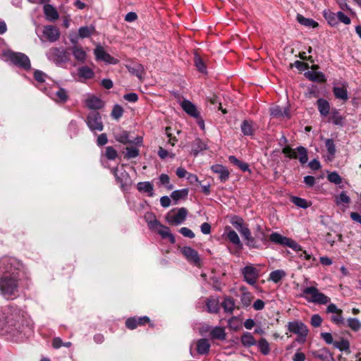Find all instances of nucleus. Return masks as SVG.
Instances as JSON below:
<instances>
[{"label": "nucleus", "instance_id": "nucleus-21", "mask_svg": "<svg viewBox=\"0 0 361 361\" xmlns=\"http://www.w3.org/2000/svg\"><path fill=\"white\" fill-rule=\"evenodd\" d=\"M128 71L133 75L139 78L140 80H142V75L145 73L144 66L140 63H130L126 66Z\"/></svg>", "mask_w": 361, "mask_h": 361}, {"label": "nucleus", "instance_id": "nucleus-33", "mask_svg": "<svg viewBox=\"0 0 361 361\" xmlns=\"http://www.w3.org/2000/svg\"><path fill=\"white\" fill-rule=\"evenodd\" d=\"M286 273L282 269H277L271 271L269 274V280L273 281L275 283L280 282L285 276Z\"/></svg>", "mask_w": 361, "mask_h": 361}, {"label": "nucleus", "instance_id": "nucleus-43", "mask_svg": "<svg viewBox=\"0 0 361 361\" xmlns=\"http://www.w3.org/2000/svg\"><path fill=\"white\" fill-rule=\"evenodd\" d=\"M222 307L225 312L232 313L235 308L234 300L231 298H226L222 302Z\"/></svg>", "mask_w": 361, "mask_h": 361}, {"label": "nucleus", "instance_id": "nucleus-52", "mask_svg": "<svg viewBox=\"0 0 361 361\" xmlns=\"http://www.w3.org/2000/svg\"><path fill=\"white\" fill-rule=\"evenodd\" d=\"M330 120L335 125H341L343 117L340 115L338 111L334 109L331 113Z\"/></svg>", "mask_w": 361, "mask_h": 361}, {"label": "nucleus", "instance_id": "nucleus-62", "mask_svg": "<svg viewBox=\"0 0 361 361\" xmlns=\"http://www.w3.org/2000/svg\"><path fill=\"white\" fill-rule=\"evenodd\" d=\"M322 319L318 314H315L312 316L310 323H311L312 326H313L314 327L320 326L322 324Z\"/></svg>", "mask_w": 361, "mask_h": 361}, {"label": "nucleus", "instance_id": "nucleus-30", "mask_svg": "<svg viewBox=\"0 0 361 361\" xmlns=\"http://www.w3.org/2000/svg\"><path fill=\"white\" fill-rule=\"evenodd\" d=\"M210 348V343L206 338H201L197 342V350L199 354H207Z\"/></svg>", "mask_w": 361, "mask_h": 361}, {"label": "nucleus", "instance_id": "nucleus-61", "mask_svg": "<svg viewBox=\"0 0 361 361\" xmlns=\"http://www.w3.org/2000/svg\"><path fill=\"white\" fill-rule=\"evenodd\" d=\"M34 78H35V80H37L39 82L42 83V82H45V80L47 78V75L42 71L36 70L34 73Z\"/></svg>", "mask_w": 361, "mask_h": 361}, {"label": "nucleus", "instance_id": "nucleus-34", "mask_svg": "<svg viewBox=\"0 0 361 361\" xmlns=\"http://www.w3.org/2000/svg\"><path fill=\"white\" fill-rule=\"evenodd\" d=\"M241 343L244 346L246 347L255 345L257 344L255 338L249 332H246L243 334V336H241Z\"/></svg>", "mask_w": 361, "mask_h": 361}, {"label": "nucleus", "instance_id": "nucleus-15", "mask_svg": "<svg viewBox=\"0 0 361 361\" xmlns=\"http://www.w3.org/2000/svg\"><path fill=\"white\" fill-rule=\"evenodd\" d=\"M180 251L189 262L192 263L197 266L200 265V258L198 252L195 250L190 247L185 246L181 248Z\"/></svg>", "mask_w": 361, "mask_h": 361}, {"label": "nucleus", "instance_id": "nucleus-44", "mask_svg": "<svg viewBox=\"0 0 361 361\" xmlns=\"http://www.w3.org/2000/svg\"><path fill=\"white\" fill-rule=\"evenodd\" d=\"M257 346L263 355H268L269 353V344L265 338H261L257 343Z\"/></svg>", "mask_w": 361, "mask_h": 361}, {"label": "nucleus", "instance_id": "nucleus-29", "mask_svg": "<svg viewBox=\"0 0 361 361\" xmlns=\"http://www.w3.org/2000/svg\"><path fill=\"white\" fill-rule=\"evenodd\" d=\"M317 107L319 113L323 116H326L330 111L329 103L324 99H319L317 101Z\"/></svg>", "mask_w": 361, "mask_h": 361}, {"label": "nucleus", "instance_id": "nucleus-14", "mask_svg": "<svg viewBox=\"0 0 361 361\" xmlns=\"http://www.w3.org/2000/svg\"><path fill=\"white\" fill-rule=\"evenodd\" d=\"M113 173L116 178V180L118 183L120 184L121 188L122 189H125L126 186L130 184L131 180L130 176L128 173L123 169L122 167L121 169H114L112 170Z\"/></svg>", "mask_w": 361, "mask_h": 361}, {"label": "nucleus", "instance_id": "nucleus-50", "mask_svg": "<svg viewBox=\"0 0 361 361\" xmlns=\"http://www.w3.org/2000/svg\"><path fill=\"white\" fill-rule=\"evenodd\" d=\"M347 323L348 326L355 331L361 329V322L357 318H349Z\"/></svg>", "mask_w": 361, "mask_h": 361}, {"label": "nucleus", "instance_id": "nucleus-48", "mask_svg": "<svg viewBox=\"0 0 361 361\" xmlns=\"http://www.w3.org/2000/svg\"><path fill=\"white\" fill-rule=\"evenodd\" d=\"M194 62H195V66L197 67V70L200 72H201L202 73H206L207 68H206L205 64H204V61H202V59H201V57L198 54L195 55Z\"/></svg>", "mask_w": 361, "mask_h": 361}, {"label": "nucleus", "instance_id": "nucleus-22", "mask_svg": "<svg viewBox=\"0 0 361 361\" xmlns=\"http://www.w3.org/2000/svg\"><path fill=\"white\" fill-rule=\"evenodd\" d=\"M85 104L90 109H99L104 106V102L97 97L89 95L85 99Z\"/></svg>", "mask_w": 361, "mask_h": 361}, {"label": "nucleus", "instance_id": "nucleus-3", "mask_svg": "<svg viewBox=\"0 0 361 361\" xmlns=\"http://www.w3.org/2000/svg\"><path fill=\"white\" fill-rule=\"evenodd\" d=\"M145 219L150 229L156 231L163 238H169L171 243L176 240L174 235L170 232L169 227L161 224L152 214L145 215Z\"/></svg>", "mask_w": 361, "mask_h": 361}, {"label": "nucleus", "instance_id": "nucleus-53", "mask_svg": "<svg viewBox=\"0 0 361 361\" xmlns=\"http://www.w3.org/2000/svg\"><path fill=\"white\" fill-rule=\"evenodd\" d=\"M126 151L125 157L127 159L135 158L139 155V149L134 147H127Z\"/></svg>", "mask_w": 361, "mask_h": 361}, {"label": "nucleus", "instance_id": "nucleus-36", "mask_svg": "<svg viewBox=\"0 0 361 361\" xmlns=\"http://www.w3.org/2000/svg\"><path fill=\"white\" fill-rule=\"evenodd\" d=\"M335 348H338L341 351H344L347 355L350 354L349 348L350 343L346 339H341L340 341H335L334 342Z\"/></svg>", "mask_w": 361, "mask_h": 361}, {"label": "nucleus", "instance_id": "nucleus-63", "mask_svg": "<svg viewBox=\"0 0 361 361\" xmlns=\"http://www.w3.org/2000/svg\"><path fill=\"white\" fill-rule=\"evenodd\" d=\"M331 320L337 325H341L343 324L344 322L342 313L334 314L331 317Z\"/></svg>", "mask_w": 361, "mask_h": 361}, {"label": "nucleus", "instance_id": "nucleus-37", "mask_svg": "<svg viewBox=\"0 0 361 361\" xmlns=\"http://www.w3.org/2000/svg\"><path fill=\"white\" fill-rule=\"evenodd\" d=\"M306 77L312 81L324 82L325 75L321 72L308 71L305 73Z\"/></svg>", "mask_w": 361, "mask_h": 361}, {"label": "nucleus", "instance_id": "nucleus-19", "mask_svg": "<svg viewBox=\"0 0 361 361\" xmlns=\"http://www.w3.org/2000/svg\"><path fill=\"white\" fill-rule=\"evenodd\" d=\"M270 114L271 116L274 118H290V113H289V109L288 107H281L279 106H276L274 107H271L270 109Z\"/></svg>", "mask_w": 361, "mask_h": 361}, {"label": "nucleus", "instance_id": "nucleus-13", "mask_svg": "<svg viewBox=\"0 0 361 361\" xmlns=\"http://www.w3.org/2000/svg\"><path fill=\"white\" fill-rule=\"evenodd\" d=\"M94 54L97 61H102L108 64H116L118 63L116 59L112 57L104 50V47L99 44L97 45L96 48L94 49Z\"/></svg>", "mask_w": 361, "mask_h": 361}, {"label": "nucleus", "instance_id": "nucleus-42", "mask_svg": "<svg viewBox=\"0 0 361 361\" xmlns=\"http://www.w3.org/2000/svg\"><path fill=\"white\" fill-rule=\"evenodd\" d=\"M228 160L231 163L237 166L243 171H247L249 170V166L247 164L240 161L235 156H229Z\"/></svg>", "mask_w": 361, "mask_h": 361}, {"label": "nucleus", "instance_id": "nucleus-49", "mask_svg": "<svg viewBox=\"0 0 361 361\" xmlns=\"http://www.w3.org/2000/svg\"><path fill=\"white\" fill-rule=\"evenodd\" d=\"M159 183L164 185L167 190H171L173 188V185L170 183V178L168 175L162 173L159 176Z\"/></svg>", "mask_w": 361, "mask_h": 361}, {"label": "nucleus", "instance_id": "nucleus-16", "mask_svg": "<svg viewBox=\"0 0 361 361\" xmlns=\"http://www.w3.org/2000/svg\"><path fill=\"white\" fill-rule=\"evenodd\" d=\"M47 94L56 102H65L68 99V94L65 89L54 86Z\"/></svg>", "mask_w": 361, "mask_h": 361}, {"label": "nucleus", "instance_id": "nucleus-6", "mask_svg": "<svg viewBox=\"0 0 361 361\" xmlns=\"http://www.w3.org/2000/svg\"><path fill=\"white\" fill-rule=\"evenodd\" d=\"M270 240L276 244L288 246L294 251H301V245L294 240L283 236L279 233L274 232L270 235Z\"/></svg>", "mask_w": 361, "mask_h": 361}, {"label": "nucleus", "instance_id": "nucleus-41", "mask_svg": "<svg viewBox=\"0 0 361 361\" xmlns=\"http://www.w3.org/2000/svg\"><path fill=\"white\" fill-rule=\"evenodd\" d=\"M240 233L243 236V238L247 241V245H248L249 247H255V240L251 235L250 229L247 226H245L243 229H242L240 231Z\"/></svg>", "mask_w": 361, "mask_h": 361}, {"label": "nucleus", "instance_id": "nucleus-38", "mask_svg": "<svg viewBox=\"0 0 361 361\" xmlns=\"http://www.w3.org/2000/svg\"><path fill=\"white\" fill-rule=\"evenodd\" d=\"M325 145L328 151L327 159L332 161L336 154V147L333 140L327 139L325 142Z\"/></svg>", "mask_w": 361, "mask_h": 361}, {"label": "nucleus", "instance_id": "nucleus-45", "mask_svg": "<svg viewBox=\"0 0 361 361\" xmlns=\"http://www.w3.org/2000/svg\"><path fill=\"white\" fill-rule=\"evenodd\" d=\"M334 93L336 98L343 100H347L348 99L347 90L343 87H335L334 88Z\"/></svg>", "mask_w": 361, "mask_h": 361}, {"label": "nucleus", "instance_id": "nucleus-55", "mask_svg": "<svg viewBox=\"0 0 361 361\" xmlns=\"http://www.w3.org/2000/svg\"><path fill=\"white\" fill-rule=\"evenodd\" d=\"M324 18L326 19V20L328 21V23L331 25H335L337 24V21H336V18H337V16H336V13H332L329 11H324Z\"/></svg>", "mask_w": 361, "mask_h": 361}, {"label": "nucleus", "instance_id": "nucleus-51", "mask_svg": "<svg viewBox=\"0 0 361 361\" xmlns=\"http://www.w3.org/2000/svg\"><path fill=\"white\" fill-rule=\"evenodd\" d=\"M291 201L293 203H294L296 206L300 207V208H303V209H306L307 208L310 204L307 202L306 200L303 199V198H300V197H293L291 198Z\"/></svg>", "mask_w": 361, "mask_h": 361}, {"label": "nucleus", "instance_id": "nucleus-59", "mask_svg": "<svg viewBox=\"0 0 361 361\" xmlns=\"http://www.w3.org/2000/svg\"><path fill=\"white\" fill-rule=\"evenodd\" d=\"M252 300V295L249 292L243 293L241 295L242 304L245 307H247L251 304Z\"/></svg>", "mask_w": 361, "mask_h": 361}, {"label": "nucleus", "instance_id": "nucleus-28", "mask_svg": "<svg viewBox=\"0 0 361 361\" xmlns=\"http://www.w3.org/2000/svg\"><path fill=\"white\" fill-rule=\"evenodd\" d=\"M296 19L300 24L307 27L315 28L319 25L318 23L313 19L305 18L300 14L297 15Z\"/></svg>", "mask_w": 361, "mask_h": 361}, {"label": "nucleus", "instance_id": "nucleus-57", "mask_svg": "<svg viewBox=\"0 0 361 361\" xmlns=\"http://www.w3.org/2000/svg\"><path fill=\"white\" fill-rule=\"evenodd\" d=\"M231 223L239 232L245 227L243 219L238 216L233 217Z\"/></svg>", "mask_w": 361, "mask_h": 361}, {"label": "nucleus", "instance_id": "nucleus-26", "mask_svg": "<svg viewBox=\"0 0 361 361\" xmlns=\"http://www.w3.org/2000/svg\"><path fill=\"white\" fill-rule=\"evenodd\" d=\"M314 357L322 361H334L330 352L326 348H322L319 350L312 352Z\"/></svg>", "mask_w": 361, "mask_h": 361}, {"label": "nucleus", "instance_id": "nucleus-46", "mask_svg": "<svg viewBox=\"0 0 361 361\" xmlns=\"http://www.w3.org/2000/svg\"><path fill=\"white\" fill-rule=\"evenodd\" d=\"M350 202V198L345 192H341L339 195L335 197V203L337 205H341V204H348Z\"/></svg>", "mask_w": 361, "mask_h": 361}, {"label": "nucleus", "instance_id": "nucleus-32", "mask_svg": "<svg viewBox=\"0 0 361 361\" xmlns=\"http://www.w3.org/2000/svg\"><path fill=\"white\" fill-rule=\"evenodd\" d=\"M78 76L80 78L87 80L91 79L94 77V71L88 66H84L80 67L78 70Z\"/></svg>", "mask_w": 361, "mask_h": 361}, {"label": "nucleus", "instance_id": "nucleus-27", "mask_svg": "<svg viewBox=\"0 0 361 361\" xmlns=\"http://www.w3.org/2000/svg\"><path fill=\"white\" fill-rule=\"evenodd\" d=\"M137 188L140 192L147 193L150 197L154 195V187L150 182H140L137 185Z\"/></svg>", "mask_w": 361, "mask_h": 361}, {"label": "nucleus", "instance_id": "nucleus-24", "mask_svg": "<svg viewBox=\"0 0 361 361\" xmlns=\"http://www.w3.org/2000/svg\"><path fill=\"white\" fill-rule=\"evenodd\" d=\"M226 237L229 241L236 245L238 248L241 249L243 247V244L241 243L237 233L235 231L230 229L229 227L226 228Z\"/></svg>", "mask_w": 361, "mask_h": 361}, {"label": "nucleus", "instance_id": "nucleus-47", "mask_svg": "<svg viewBox=\"0 0 361 361\" xmlns=\"http://www.w3.org/2000/svg\"><path fill=\"white\" fill-rule=\"evenodd\" d=\"M207 307L210 313H216L219 310V302L215 299H208L207 301Z\"/></svg>", "mask_w": 361, "mask_h": 361}, {"label": "nucleus", "instance_id": "nucleus-58", "mask_svg": "<svg viewBox=\"0 0 361 361\" xmlns=\"http://www.w3.org/2000/svg\"><path fill=\"white\" fill-rule=\"evenodd\" d=\"M123 114V109L120 105H115L112 111L111 116L116 120L119 119Z\"/></svg>", "mask_w": 361, "mask_h": 361}, {"label": "nucleus", "instance_id": "nucleus-9", "mask_svg": "<svg viewBox=\"0 0 361 361\" xmlns=\"http://www.w3.org/2000/svg\"><path fill=\"white\" fill-rule=\"evenodd\" d=\"M288 329L290 332L297 334L299 337L298 341H305L308 334L307 326L300 321L288 322Z\"/></svg>", "mask_w": 361, "mask_h": 361}, {"label": "nucleus", "instance_id": "nucleus-5", "mask_svg": "<svg viewBox=\"0 0 361 361\" xmlns=\"http://www.w3.org/2000/svg\"><path fill=\"white\" fill-rule=\"evenodd\" d=\"M20 314L18 310L13 307H4L0 312V326L4 327L6 325L13 326L16 322L19 321Z\"/></svg>", "mask_w": 361, "mask_h": 361}, {"label": "nucleus", "instance_id": "nucleus-31", "mask_svg": "<svg viewBox=\"0 0 361 361\" xmlns=\"http://www.w3.org/2000/svg\"><path fill=\"white\" fill-rule=\"evenodd\" d=\"M226 332L224 328L216 326L210 331V336L213 339L224 341L226 339Z\"/></svg>", "mask_w": 361, "mask_h": 361}, {"label": "nucleus", "instance_id": "nucleus-64", "mask_svg": "<svg viewBox=\"0 0 361 361\" xmlns=\"http://www.w3.org/2000/svg\"><path fill=\"white\" fill-rule=\"evenodd\" d=\"M339 360L340 361H361V353H358L350 358L341 357Z\"/></svg>", "mask_w": 361, "mask_h": 361}, {"label": "nucleus", "instance_id": "nucleus-17", "mask_svg": "<svg viewBox=\"0 0 361 361\" xmlns=\"http://www.w3.org/2000/svg\"><path fill=\"white\" fill-rule=\"evenodd\" d=\"M43 36L49 42H56L60 36L59 30L54 25H46L43 27Z\"/></svg>", "mask_w": 361, "mask_h": 361}, {"label": "nucleus", "instance_id": "nucleus-25", "mask_svg": "<svg viewBox=\"0 0 361 361\" xmlns=\"http://www.w3.org/2000/svg\"><path fill=\"white\" fill-rule=\"evenodd\" d=\"M44 12L47 19L50 21H54L59 18V13L56 9L50 4H45L44 6Z\"/></svg>", "mask_w": 361, "mask_h": 361}, {"label": "nucleus", "instance_id": "nucleus-1", "mask_svg": "<svg viewBox=\"0 0 361 361\" xmlns=\"http://www.w3.org/2000/svg\"><path fill=\"white\" fill-rule=\"evenodd\" d=\"M5 265V272L0 279V290L6 299L16 297L18 285V271L21 264L14 258H4L2 262Z\"/></svg>", "mask_w": 361, "mask_h": 361}, {"label": "nucleus", "instance_id": "nucleus-23", "mask_svg": "<svg viewBox=\"0 0 361 361\" xmlns=\"http://www.w3.org/2000/svg\"><path fill=\"white\" fill-rule=\"evenodd\" d=\"M183 109L190 116L192 117H198L200 111L197 107L190 101L184 100L181 104Z\"/></svg>", "mask_w": 361, "mask_h": 361}, {"label": "nucleus", "instance_id": "nucleus-11", "mask_svg": "<svg viewBox=\"0 0 361 361\" xmlns=\"http://www.w3.org/2000/svg\"><path fill=\"white\" fill-rule=\"evenodd\" d=\"M244 280L250 285H255L259 276V271L253 266L248 265L242 269Z\"/></svg>", "mask_w": 361, "mask_h": 361}, {"label": "nucleus", "instance_id": "nucleus-60", "mask_svg": "<svg viewBox=\"0 0 361 361\" xmlns=\"http://www.w3.org/2000/svg\"><path fill=\"white\" fill-rule=\"evenodd\" d=\"M105 155L107 159L114 160L117 157V152L114 147L109 146L106 148Z\"/></svg>", "mask_w": 361, "mask_h": 361}, {"label": "nucleus", "instance_id": "nucleus-56", "mask_svg": "<svg viewBox=\"0 0 361 361\" xmlns=\"http://www.w3.org/2000/svg\"><path fill=\"white\" fill-rule=\"evenodd\" d=\"M207 149V145L200 140H196L195 142V147L192 149V152L195 155H197L200 152Z\"/></svg>", "mask_w": 361, "mask_h": 361}, {"label": "nucleus", "instance_id": "nucleus-2", "mask_svg": "<svg viewBox=\"0 0 361 361\" xmlns=\"http://www.w3.org/2000/svg\"><path fill=\"white\" fill-rule=\"evenodd\" d=\"M301 296L307 301L319 305H326L330 301V298L319 292L316 286H308L302 290Z\"/></svg>", "mask_w": 361, "mask_h": 361}, {"label": "nucleus", "instance_id": "nucleus-10", "mask_svg": "<svg viewBox=\"0 0 361 361\" xmlns=\"http://www.w3.org/2000/svg\"><path fill=\"white\" fill-rule=\"evenodd\" d=\"M86 122L92 131H102L103 130L102 118L98 112L92 111L87 116Z\"/></svg>", "mask_w": 361, "mask_h": 361}, {"label": "nucleus", "instance_id": "nucleus-7", "mask_svg": "<svg viewBox=\"0 0 361 361\" xmlns=\"http://www.w3.org/2000/svg\"><path fill=\"white\" fill-rule=\"evenodd\" d=\"M282 152L290 159L298 158L300 162L302 164L307 162V152L303 147H298L294 149L287 146L282 149Z\"/></svg>", "mask_w": 361, "mask_h": 361}, {"label": "nucleus", "instance_id": "nucleus-18", "mask_svg": "<svg viewBox=\"0 0 361 361\" xmlns=\"http://www.w3.org/2000/svg\"><path fill=\"white\" fill-rule=\"evenodd\" d=\"M212 171L219 175V180L221 182H226L229 178V171L227 168L221 164H215L212 166Z\"/></svg>", "mask_w": 361, "mask_h": 361}, {"label": "nucleus", "instance_id": "nucleus-20", "mask_svg": "<svg viewBox=\"0 0 361 361\" xmlns=\"http://www.w3.org/2000/svg\"><path fill=\"white\" fill-rule=\"evenodd\" d=\"M70 50L76 61L81 63L85 61L87 52L81 46L74 45L70 48Z\"/></svg>", "mask_w": 361, "mask_h": 361}, {"label": "nucleus", "instance_id": "nucleus-35", "mask_svg": "<svg viewBox=\"0 0 361 361\" xmlns=\"http://www.w3.org/2000/svg\"><path fill=\"white\" fill-rule=\"evenodd\" d=\"M240 128L244 135H252L254 133L253 123L252 121L247 120L243 121L241 123Z\"/></svg>", "mask_w": 361, "mask_h": 361}, {"label": "nucleus", "instance_id": "nucleus-40", "mask_svg": "<svg viewBox=\"0 0 361 361\" xmlns=\"http://www.w3.org/2000/svg\"><path fill=\"white\" fill-rule=\"evenodd\" d=\"M188 195V190L187 188L177 190L172 192L171 197L175 201L178 202L181 199H185Z\"/></svg>", "mask_w": 361, "mask_h": 361}, {"label": "nucleus", "instance_id": "nucleus-4", "mask_svg": "<svg viewBox=\"0 0 361 361\" xmlns=\"http://www.w3.org/2000/svg\"><path fill=\"white\" fill-rule=\"evenodd\" d=\"M4 56L13 64L25 70H28L31 67L30 61L25 54L7 51L4 53Z\"/></svg>", "mask_w": 361, "mask_h": 361}, {"label": "nucleus", "instance_id": "nucleus-39", "mask_svg": "<svg viewBox=\"0 0 361 361\" xmlns=\"http://www.w3.org/2000/svg\"><path fill=\"white\" fill-rule=\"evenodd\" d=\"M94 27L92 25L90 26H83L79 28L78 35L80 38H86L90 37L94 32Z\"/></svg>", "mask_w": 361, "mask_h": 361}, {"label": "nucleus", "instance_id": "nucleus-8", "mask_svg": "<svg viewBox=\"0 0 361 361\" xmlns=\"http://www.w3.org/2000/svg\"><path fill=\"white\" fill-rule=\"evenodd\" d=\"M188 215L185 208L173 209L171 210L166 216L167 222L173 225H179L184 222Z\"/></svg>", "mask_w": 361, "mask_h": 361}, {"label": "nucleus", "instance_id": "nucleus-12", "mask_svg": "<svg viewBox=\"0 0 361 361\" xmlns=\"http://www.w3.org/2000/svg\"><path fill=\"white\" fill-rule=\"evenodd\" d=\"M49 59L54 60L56 63H63L68 60L69 54L63 49L59 48H51L47 52Z\"/></svg>", "mask_w": 361, "mask_h": 361}, {"label": "nucleus", "instance_id": "nucleus-54", "mask_svg": "<svg viewBox=\"0 0 361 361\" xmlns=\"http://www.w3.org/2000/svg\"><path fill=\"white\" fill-rule=\"evenodd\" d=\"M327 179L329 182L333 183L336 185H338V184L341 183V182H342L341 177L336 171L329 173L327 176Z\"/></svg>", "mask_w": 361, "mask_h": 361}]
</instances>
